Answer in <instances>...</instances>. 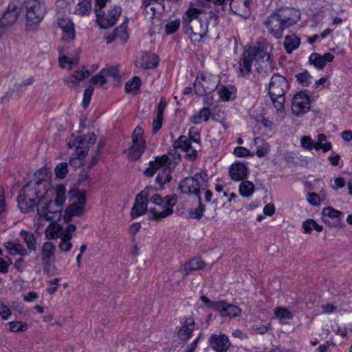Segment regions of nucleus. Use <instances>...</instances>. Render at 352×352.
I'll return each mask as SVG.
<instances>
[{
    "label": "nucleus",
    "instance_id": "63",
    "mask_svg": "<svg viewBox=\"0 0 352 352\" xmlns=\"http://www.w3.org/2000/svg\"><path fill=\"white\" fill-rule=\"evenodd\" d=\"M184 152H186V157L190 160H195L197 157V151L195 148L190 145Z\"/></svg>",
    "mask_w": 352,
    "mask_h": 352
},
{
    "label": "nucleus",
    "instance_id": "49",
    "mask_svg": "<svg viewBox=\"0 0 352 352\" xmlns=\"http://www.w3.org/2000/svg\"><path fill=\"white\" fill-rule=\"evenodd\" d=\"M91 82L94 85H99L101 87L103 86L107 82L105 72L102 69L98 74L92 77Z\"/></svg>",
    "mask_w": 352,
    "mask_h": 352
},
{
    "label": "nucleus",
    "instance_id": "64",
    "mask_svg": "<svg viewBox=\"0 0 352 352\" xmlns=\"http://www.w3.org/2000/svg\"><path fill=\"white\" fill-rule=\"evenodd\" d=\"M163 117L157 116L153 122V131L156 133L162 126Z\"/></svg>",
    "mask_w": 352,
    "mask_h": 352
},
{
    "label": "nucleus",
    "instance_id": "1",
    "mask_svg": "<svg viewBox=\"0 0 352 352\" xmlns=\"http://www.w3.org/2000/svg\"><path fill=\"white\" fill-rule=\"evenodd\" d=\"M218 19L215 11L189 7L183 16L182 23L186 34L190 35L192 40L199 42L207 35L209 28L217 26Z\"/></svg>",
    "mask_w": 352,
    "mask_h": 352
},
{
    "label": "nucleus",
    "instance_id": "52",
    "mask_svg": "<svg viewBox=\"0 0 352 352\" xmlns=\"http://www.w3.org/2000/svg\"><path fill=\"white\" fill-rule=\"evenodd\" d=\"M85 157L86 156H82V155H78L75 152L74 156L71 157L69 160V164L74 168H78L83 164Z\"/></svg>",
    "mask_w": 352,
    "mask_h": 352
},
{
    "label": "nucleus",
    "instance_id": "25",
    "mask_svg": "<svg viewBox=\"0 0 352 352\" xmlns=\"http://www.w3.org/2000/svg\"><path fill=\"white\" fill-rule=\"evenodd\" d=\"M334 59V56L331 53H325L320 55L318 53H312L309 58V61L318 69H323L327 63H330Z\"/></svg>",
    "mask_w": 352,
    "mask_h": 352
},
{
    "label": "nucleus",
    "instance_id": "6",
    "mask_svg": "<svg viewBox=\"0 0 352 352\" xmlns=\"http://www.w3.org/2000/svg\"><path fill=\"white\" fill-rule=\"evenodd\" d=\"M148 199L153 204L164 208L160 212L157 211L155 208H151L149 210L151 214L149 219L152 220H159L171 215L173 213V207L177 201V197L175 195H168L162 198L158 194H153Z\"/></svg>",
    "mask_w": 352,
    "mask_h": 352
},
{
    "label": "nucleus",
    "instance_id": "47",
    "mask_svg": "<svg viewBox=\"0 0 352 352\" xmlns=\"http://www.w3.org/2000/svg\"><path fill=\"white\" fill-rule=\"evenodd\" d=\"M76 229V226L75 225L69 224L65 230H61L59 237L65 239H71Z\"/></svg>",
    "mask_w": 352,
    "mask_h": 352
},
{
    "label": "nucleus",
    "instance_id": "35",
    "mask_svg": "<svg viewBox=\"0 0 352 352\" xmlns=\"http://www.w3.org/2000/svg\"><path fill=\"white\" fill-rule=\"evenodd\" d=\"M210 117V111L207 107H204L201 109L199 112L193 115L190 120L192 123L195 124H200L201 122H207L208 121Z\"/></svg>",
    "mask_w": 352,
    "mask_h": 352
},
{
    "label": "nucleus",
    "instance_id": "37",
    "mask_svg": "<svg viewBox=\"0 0 352 352\" xmlns=\"http://www.w3.org/2000/svg\"><path fill=\"white\" fill-rule=\"evenodd\" d=\"M254 191V185L249 181H243L239 186V192L241 196L245 197H250Z\"/></svg>",
    "mask_w": 352,
    "mask_h": 352
},
{
    "label": "nucleus",
    "instance_id": "40",
    "mask_svg": "<svg viewBox=\"0 0 352 352\" xmlns=\"http://www.w3.org/2000/svg\"><path fill=\"white\" fill-rule=\"evenodd\" d=\"M173 147L176 148H180L183 151H185L190 145L191 142L189 138L185 135H181L173 143Z\"/></svg>",
    "mask_w": 352,
    "mask_h": 352
},
{
    "label": "nucleus",
    "instance_id": "33",
    "mask_svg": "<svg viewBox=\"0 0 352 352\" xmlns=\"http://www.w3.org/2000/svg\"><path fill=\"white\" fill-rule=\"evenodd\" d=\"M93 0H79L75 9V14L83 16L89 15L91 10V2Z\"/></svg>",
    "mask_w": 352,
    "mask_h": 352
},
{
    "label": "nucleus",
    "instance_id": "9",
    "mask_svg": "<svg viewBox=\"0 0 352 352\" xmlns=\"http://www.w3.org/2000/svg\"><path fill=\"white\" fill-rule=\"evenodd\" d=\"M133 145L131 148L125 151L130 160L135 161L138 160L145 149V140L143 136V130L141 127L135 128L132 134Z\"/></svg>",
    "mask_w": 352,
    "mask_h": 352
},
{
    "label": "nucleus",
    "instance_id": "59",
    "mask_svg": "<svg viewBox=\"0 0 352 352\" xmlns=\"http://www.w3.org/2000/svg\"><path fill=\"white\" fill-rule=\"evenodd\" d=\"M78 62V58H69L65 56L59 58V63L62 67H66V63L69 65H76Z\"/></svg>",
    "mask_w": 352,
    "mask_h": 352
},
{
    "label": "nucleus",
    "instance_id": "45",
    "mask_svg": "<svg viewBox=\"0 0 352 352\" xmlns=\"http://www.w3.org/2000/svg\"><path fill=\"white\" fill-rule=\"evenodd\" d=\"M296 78L302 87H308L311 82V76L307 71L296 74Z\"/></svg>",
    "mask_w": 352,
    "mask_h": 352
},
{
    "label": "nucleus",
    "instance_id": "34",
    "mask_svg": "<svg viewBox=\"0 0 352 352\" xmlns=\"http://www.w3.org/2000/svg\"><path fill=\"white\" fill-rule=\"evenodd\" d=\"M300 39L295 34L287 36L284 41V47L287 53H292L300 45Z\"/></svg>",
    "mask_w": 352,
    "mask_h": 352
},
{
    "label": "nucleus",
    "instance_id": "13",
    "mask_svg": "<svg viewBox=\"0 0 352 352\" xmlns=\"http://www.w3.org/2000/svg\"><path fill=\"white\" fill-rule=\"evenodd\" d=\"M289 89V82L286 78L279 74H274L269 84V94L270 97L285 95Z\"/></svg>",
    "mask_w": 352,
    "mask_h": 352
},
{
    "label": "nucleus",
    "instance_id": "10",
    "mask_svg": "<svg viewBox=\"0 0 352 352\" xmlns=\"http://www.w3.org/2000/svg\"><path fill=\"white\" fill-rule=\"evenodd\" d=\"M46 200L47 204H44L43 206H41L38 208L37 214L38 221L46 220L55 221L60 217V211L63 206L54 200H49V199Z\"/></svg>",
    "mask_w": 352,
    "mask_h": 352
},
{
    "label": "nucleus",
    "instance_id": "61",
    "mask_svg": "<svg viewBox=\"0 0 352 352\" xmlns=\"http://www.w3.org/2000/svg\"><path fill=\"white\" fill-rule=\"evenodd\" d=\"M337 308V304L333 302H330L322 305V312L325 314L333 313L336 311Z\"/></svg>",
    "mask_w": 352,
    "mask_h": 352
},
{
    "label": "nucleus",
    "instance_id": "28",
    "mask_svg": "<svg viewBox=\"0 0 352 352\" xmlns=\"http://www.w3.org/2000/svg\"><path fill=\"white\" fill-rule=\"evenodd\" d=\"M90 76V73L88 70H78L76 71L72 75L65 78L64 82L69 87L74 88L78 87L79 82L88 78Z\"/></svg>",
    "mask_w": 352,
    "mask_h": 352
},
{
    "label": "nucleus",
    "instance_id": "18",
    "mask_svg": "<svg viewBox=\"0 0 352 352\" xmlns=\"http://www.w3.org/2000/svg\"><path fill=\"white\" fill-rule=\"evenodd\" d=\"M56 246L51 242H45L41 249V260L44 272L49 273L51 261L54 256Z\"/></svg>",
    "mask_w": 352,
    "mask_h": 352
},
{
    "label": "nucleus",
    "instance_id": "51",
    "mask_svg": "<svg viewBox=\"0 0 352 352\" xmlns=\"http://www.w3.org/2000/svg\"><path fill=\"white\" fill-rule=\"evenodd\" d=\"M271 100L273 102L274 107L277 109V111H281L284 108V103L285 101V95H281L280 96H274L270 97Z\"/></svg>",
    "mask_w": 352,
    "mask_h": 352
},
{
    "label": "nucleus",
    "instance_id": "60",
    "mask_svg": "<svg viewBox=\"0 0 352 352\" xmlns=\"http://www.w3.org/2000/svg\"><path fill=\"white\" fill-rule=\"evenodd\" d=\"M301 145L303 148L311 150L314 146V141L308 136H303L300 140Z\"/></svg>",
    "mask_w": 352,
    "mask_h": 352
},
{
    "label": "nucleus",
    "instance_id": "32",
    "mask_svg": "<svg viewBox=\"0 0 352 352\" xmlns=\"http://www.w3.org/2000/svg\"><path fill=\"white\" fill-rule=\"evenodd\" d=\"M159 58L157 55L153 53H146L142 55L140 60V67L144 69H151L157 66Z\"/></svg>",
    "mask_w": 352,
    "mask_h": 352
},
{
    "label": "nucleus",
    "instance_id": "12",
    "mask_svg": "<svg viewBox=\"0 0 352 352\" xmlns=\"http://www.w3.org/2000/svg\"><path fill=\"white\" fill-rule=\"evenodd\" d=\"M217 85L216 78L201 74L197 77L194 82V89L197 95L204 96L217 89Z\"/></svg>",
    "mask_w": 352,
    "mask_h": 352
},
{
    "label": "nucleus",
    "instance_id": "4",
    "mask_svg": "<svg viewBox=\"0 0 352 352\" xmlns=\"http://www.w3.org/2000/svg\"><path fill=\"white\" fill-rule=\"evenodd\" d=\"M261 59L263 63H266L270 65H272V58L269 53H267L261 47H249L245 49L239 63V75L241 76H246L249 75L252 70V65L255 61Z\"/></svg>",
    "mask_w": 352,
    "mask_h": 352
},
{
    "label": "nucleus",
    "instance_id": "38",
    "mask_svg": "<svg viewBox=\"0 0 352 352\" xmlns=\"http://www.w3.org/2000/svg\"><path fill=\"white\" fill-rule=\"evenodd\" d=\"M275 315L281 322L287 323L288 320L292 318V314L286 308L279 307L275 309Z\"/></svg>",
    "mask_w": 352,
    "mask_h": 352
},
{
    "label": "nucleus",
    "instance_id": "23",
    "mask_svg": "<svg viewBox=\"0 0 352 352\" xmlns=\"http://www.w3.org/2000/svg\"><path fill=\"white\" fill-rule=\"evenodd\" d=\"M180 154L177 152V148L173 147L168 154L163 155L157 157L160 160V163H162L164 167L168 169H171L175 167V166L180 161Z\"/></svg>",
    "mask_w": 352,
    "mask_h": 352
},
{
    "label": "nucleus",
    "instance_id": "19",
    "mask_svg": "<svg viewBox=\"0 0 352 352\" xmlns=\"http://www.w3.org/2000/svg\"><path fill=\"white\" fill-rule=\"evenodd\" d=\"M215 310L221 317H236L241 314V309L232 304H228L223 300L217 301Z\"/></svg>",
    "mask_w": 352,
    "mask_h": 352
},
{
    "label": "nucleus",
    "instance_id": "44",
    "mask_svg": "<svg viewBox=\"0 0 352 352\" xmlns=\"http://www.w3.org/2000/svg\"><path fill=\"white\" fill-rule=\"evenodd\" d=\"M160 162L159 159H157V157H155V161L150 162L148 168H147L144 172V175L148 177H153L158 168L164 167L162 164Z\"/></svg>",
    "mask_w": 352,
    "mask_h": 352
},
{
    "label": "nucleus",
    "instance_id": "27",
    "mask_svg": "<svg viewBox=\"0 0 352 352\" xmlns=\"http://www.w3.org/2000/svg\"><path fill=\"white\" fill-rule=\"evenodd\" d=\"M229 174L233 180H242L248 175L247 166L243 163L233 164L230 168Z\"/></svg>",
    "mask_w": 352,
    "mask_h": 352
},
{
    "label": "nucleus",
    "instance_id": "7",
    "mask_svg": "<svg viewBox=\"0 0 352 352\" xmlns=\"http://www.w3.org/2000/svg\"><path fill=\"white\" fill-rule=\"evenodd\" d=\"M208 176L206 173L199 172L192 177H186L182 179L179 188L182 193L193 194L200 199V189L207 187Z\"/></svg>",
    "mask_w": 352,
    "mask_h": 352
},
{
    "label": "nucleus",
    "instance_id": "50",
    "mask_svg": "<svg viewBox=\"0 0 352 352\" xmlns=\"http://www.w3.org/2000/svg\"><path fill=\"white\" fill-rule=\"evenodd\" d=\"M188 263L192 271L202 270L206 266L205 262L200 258H194Z\"/></svg>",
    "mask_w": 352,
    "mask_h": 352
},
{
    "label": "nucleus",
    "instance_id": "22",
    "mask_svg": "<svg viewBox=\"0 0 352 352\" xmlns=\"http://www.w3.org/2000/svg\"><path fill=\"white\" fill-rule=\"evenodd\" d=\"M128 19H126L124 22L116 28L113 32L109 34L106 36L107 43L108 44L112 43L116 39H118L121 43H124L129 38V34L127 32Z\"/></svg>",
    "mask_w": 352,
    "mask_h": 352
},
{
    "label": "nucleus",
    "instance_id": "21",
    "mask_svg": "<svg viewBox=\"0 0 352 352\" xmlns=\"http://www.w3.org/2000/svg\"><path fill=\"white\" fill-rule=\"evenodd\" d=\"M58 25L63 30L62 39L68 43L75 38L74 25L69 18H60L58 20Z\"/></svg>",
    "mask_w": 352,
    "mask_h": 352
},
{
    "label": "nucleus",
    "instance_id": "36",
    "mask_svg": "<svg viewBox=\"0 0 352 352\" xmlns=\"http://www.w3.org/2000/svg\"><path fill=\"white\" fill-rule=\"evenodd\" d=\"M254 144L257 145L256 155L258 157H263L269 151V146L261 138L256 137L254 138Z\"/></svg>",
    "mask_w": 352,
    "mask_h": 352
},
{
    "label": "nucleus",
    "instance_id": "20",
    "mask_svg": "<svg viewBox=\"0 0 352 352\" xmlns=\"http://www.w3.org/2000/svg\"><path fill=\"white\" fill-rule=\"evenodd\" d=\"M85 197L83 195H80L78 198V201L72 204L65 210L64 215V221L65 223H69L72 217L74 216H79L83 213L85 208Z\"/></svg>",
    "mask_w": 352,
    "mask_h": 352
},
{
    "label": "nucleus",
    "instance_id": "42",
    "mask_svg": "<svg viewBox=\"0 0 352 352\" xmlns=\"http://www.w3.org/2000/svg\"><path fill=\"white\" fill-rule=\"evenodd\" d=\"M50 189L54 191V194L56 193V199L54 201L63 206L65 201L66 188L65 186H58L56 189H53L50 187Z\"/></svg>",
    "mask_w": 352,
    "mask_h": 352
},
{
    "label": "nucleus",
    "instance_id": "46",
    "mask_svg": "<svg viewBox=\"0 0 352 352\" xmlns=\"http://www.w3.org/2000/svg\"><path fill=\"white\" fill-rule=\"evenodd\" d=\"M67 166L68 165L66 162L58 164L54 169L56 177L59 179L65 178L68 173Z\"/></svg>",
    "mask_w": 352,
    "mask_h": 352
},
{
    "label": "nucleus",
    "instance_id": "3",
    "mask_svg": "<svg viewBox=\"0 0 352 352\" xmlns=\"http://www.w3.org/2000/svg\"><path fill=\"white\" fill-rule=\"evenodd\" d=\"M298 11L294 8H286L272 13L264 22V25L276 38H280L283 32L298 21Z\"/></svg>",
    "mask_w": 352,
    "mask_h": 352
},
{
    "label": "nucleus",
    "instance_id": "30",
    "mask_svg": "<svg viewBox=\"0 0 352 352\" xmlns=\"http://www.w3.org/2000/svg\"><path fill=\"white\" fill-rule=\"evenodd\" d=\"M322 215L323 221L329 225H331V223L329 220V218L335 219V222L333 223V226H335L340 221L342 212L331 207H326L323 208Z\"/></svg>",
    "mask_w": 352,
    "mask_h": 352
},
{
    "label": "nucleus",
    "instance_id": "16",
    "mask_svg": "<svg viewBox=\"0 0 352 352\" xmlns=\"http://www.w3.org/2000/svg\"><path fill=\"white\" fill-rule=\"evenodd\" d=\"M96 139L97 138L94 133H88L82 138L75 139L72 145L71 143H68V146L69 148L76 146V153L78 155L87 156L90 146L96 142Z\"/></svg>",
    "mask_w": 352,
    "mask_h": 352
},
{
    "label": "nucleus",
    "instance_id": "56",
    "mask_svg": "<svg viewBox=\"0 0 352 352\" xmlns=\"http://www.w3.org/2000/svg\"><path fill=\"white\" fill-rule=\"evenodd\" d=\"M60 239L61 241L58 245L60 250L64 252H69L72 248V243L70 241L71 239H65L63 238H60Z\"/></svg>",
    "mask_w": 352,
    "mask_h": 352
},
{
    "label": "nucleus",
    "instance_id": "2",
    "mask_svg": "<svg viewBox=\"0 0 352 352\" xmlns=\"http://www.w3.org/2000/svg\"><path fill=\"white\" fill-rule=\"evenodd\" d=\"M53 195L54 191L50 189L47 180L39 179L30 181L20 192L17 197L18 205L23 212H28L40 201L51 199Z\"/></svg>",
    "mask_w": 352,
    "mask_h": 352
},
{
    "label": "nucleus",
    "instance_id": "29",
    "mask_svg": "<svg viewBox=\"0 0 352 352\" xmlns=\"http://www.w3.org/2000/svg\"><path fill=\"white\" fill-rule=\"evenodd\" d=\"M19 235L23 239V241L26 245V249H28L29 253L36 251L37 239L33 233L22 230L20 232Z\"/></svg>",
    "mask_w": 352,
    "mask_h": 352
},
{
    "label": "nucleus",
    "instance_id": "24",
    "mask_svg": "<svg viewBox=\"0 0 352 352\" xmlns=\"http://www.w3.org/2000/svg\"><path fill=\"white\" fill-rule=\"evenodd\" d=\"M230 7L233 13L243 18H247L250 14L249 0H231Z\"/></svg>",
    "mask_w": 352,
    "mask_h": 352
},
{
    "label": "nucleus",
    "instance_id": "58",
    "mask_svg": "<svg viewBox=\"0 0 352 352\" xmlns=\"http://www.w3.org/2000/svg\"><path fill=\"white\" fill-rule=\"evenodd\" d=\"M307 201L312 206H318L320 203L319 195L315 192H308Z\"/></svg>",
    "mask_w": 352,
    "mask_h": 352
},
{
    "label": "nucleus",
    "instance_id": "11",
    "mask_svg": "<svg viewBox=\"0 0 352 352\" xmlns=\"http://www.w3.org/2000/svg\"><path fill=\"white\" fill-rule=\"evenodd\" d=\"M155 190L156 188L155 187L149 186L146 187L136 196L135 202L131 211V218H137L145 214L147 210L148 197Z\"/></svg>",
    "mask_w": 352,
    "mask_h": 352
},
{
    "label": "nucleus",
    "instance_id": "54",
    "mask_svg": "<svg viewBox=\"0 0 352 352\" xmlns=\"http://www.w3.org/2000/svg\"><path fill=\"white\" fill-rule=\"evenodd\" d=\"M346 184L345 179L341 176L335 177L333 178V184H331V188L334 190H337L340 188H342Z\"/></svg>",
    "mask_w": 352,
    "mask_h": 352
},
{
    "label": "nucleus",
    "instance_id": "26",
    "mask_svg": "<svg viewBox=\"0 0 352 352\" xmlns=\"http://www.w3.org/2000/svg\"><path fill=\"white\" fill-rule=\"evenodd\" d=\"M4 247L12 256L19 255L21 256H28L30 255L29 251L21 243L16 241H7L4 243Z\"/></svg>",
    "mask_w": 352,
    "mask_h": 352
},
{
    "label": "nucleus",
    "instance_id": "41",
    "mask_svg": "<svg viewBox=\"0 0 352 352\" xmlns=\"http://www.w3.org/2000/svg\"><path fill=\"white\" fill-rule=\"evenodd\" d=\"M302 228L305 233H310L313 229H315L318 232L322 230V226L318 225L314 219H307L302 223Z\"/></svg>",
    "mask_w": 352,
    "mask_h": 352
},
{
    "label": "nucleus",
    "instance_id": "15",
    "mask_svg": "<svg viewBox=\"0 0 352 352\" xmlns=\"http://www.w3.org/2000/svg\"><path fill=\"white\" fill-rule=\"evenodd\" d=\"M311 107L309 97L300 91L294 95L292 100V111L294 114L300 116L307 113Z\"/></svg>",
    "mask_w": 352,
    "mask_h": 352
},
{
    "label": "nucleus",
    "instance_id": "53",
    "mask_svg": "<svg viewBox=\"0 0 352 352\" xmlns=\"http://www.w3.org/2000/svg\"><path fill=\"white\" fill-rule=\"evenodd\" d=\"M180 25L179 20H175L168 22L166 25V33L167 34H172L175 32Z\"/></svg>",
    "mask_w": 352,
    "mask_h": 352
},
{
    "label": "nucleus",
    "instance_id": "5",
    "mask_svg": "<svg viewBox=\"0 0 352 352\" xmlns=\"http://www.w3.org/2000/svg\"><path fill=\"white\" fill-rule=\"evenodd\" d=\"M23 5L26 11V28L32 30L43 19L47 6L43 0H26Z\"/></svg>",
    "mask_w": 352,
    "mask_h": 352
},
{
    "label": "nucleus",
    "instance_id": "14",
    "mask_svg": "<svg viewBox=\"0 0 352 352\" xmlns=\"http://www.w3.org/2000/svg\"><path fill=\"white\" fill-rule=\"evenodd\" d=\"M21 12L20 6L13 3L8 5L6 11L0 19V30L3 34L6 32L8 27L12 25L16 21Z\"/></svg>",
    "mask_w": 352,
    "mask_h": 352
},
{
    "label": "nucleus",
    "instance_id": "8",
    "mask_svg": "<svg viewBox=\"0 0 352 352\" xmlns=\"http://www.w3.org/2000/svg\"><path fill=\"white\" fill-rule=\"evenodd\" d=\"M122 13V8L118 6H111L107 12L101 9L96 10L97 23L102 29H107L115 25Z\"/></svg>",
    "mask_w": 352,
    "mask_h": 352
},
{
    "label": "nucleus",
    "instance_id": "39",
    "mask_svg": "<svg viewBox=\"0 0 352 352\" xmlns=\"http://www.w3.org/2000/svg\"><path fill=\"white\" fill-rule=\"evenodd\" d=\"M218 94H219V98L226 101L230 100L235 98L234 88H232V87L229 89L224 86H221L218 89Z\"/></svg>",
    "mask_w": 352,
    "mask_h": 352
},
{
    "label": "nucleus",
    "instance_id": "31",
    "mask_svg": "<svg viewBox=\"0 0 352 352\" xmlns=\"http://www.w3.org/2000/svg\"><path fill=\"white\" fill-rule=\"evenodd\" d=\"M195 328V321L192 318H188L182 322V326L180 328L178 335L180 339L188 340Z\"/></svg>",
    "mask_w": 352,
    "mask_h": 352
},
{
    "label": "nucleus",
    "instance_id": "55",
    "mask_svg": "<svg viewBox=\"0 0 352 352\" xmlns=\"http://www.w3.org/2000/svg\"><path fill=\"white\" fill-rule=\"evenodd\" d=\"M93 92L94 87L91 86L89 87L85 90L82 100V105L85 108L87 107L89 105Z\"/></svg>",
    "mask_w": 352,
    "mask_h": 352
},
{
    "label": "nucleus",
    "instance_id": "43",
    "mask_svg": "<svg viewBox=\"0 0 352 352\" xmlns=\"http://www.w3.org/2000/svg\"><path fill=\"white\" fill-rule=\"evenodd\" d=\"M141 80L138 76H134L131 80L125 85V91L127 93L136 91L140 89Z\"/></svg>",
    "mask_w": 352,
    "mask_h": 352
},
{
    "label": "nucleus",
    "instance_id": "62",
    "mask_svg": "<svg viewBox=\"0 0 352 352\" xmlns=\"http://www.w3.org/2000/svg\"><path fill=\"white\" fill-rule=\"evenodd\" d=\"M0 316L3 320H8L11 316V311L8 306L4 304L0 305Z\"/></svg>",
    "mask_w": 352,
    "mask_h": 352
},
{
    "label": "nucleus",
    "instance_id": "48",
    "mask_svg": "<svg viewBox=\"0 0 352 352\" xmlns=\"http://www.w3.org/2000/svg\"><path fill=\"white\" fill-rule=\"evenodd\" d=\"M10 331L12 332L25 331L28 329V325L21 322H10L8 324Z\"/></svg>",
    "mask_w": 352,
    "mask_h": 352
},
{
    "label": "nucleus",
    "instance_id": "17",
    "mask_svg": "<svg viewBox=\"0 0 352 352\" xmlns=\"http://www.w3.org/2000/svg\"><path fill=\"white\" fill-rule=\"evenodd\" d=\"M209 342L215 352H227L232 346L229 338L222 333L212 334Z\"/></svg>",
    "mask_w": 352,
    "mask_h": 352
},
{
    "label": "nucleus",
    "instance_id": "57",
    "mask_svg": "<svg viewBox=\"0 0 352 352\" xmlns=\"http://www.w3.org/2000/svg\"><path fill=\"white\" fill-rule=\"evenodd\" d=\"M102 69L105 72V76L107 78L111 77L114 79H117L119 77V72L116 67H110Z\"/></svg>",
    "mask_w": 352,
    "mask_h": 352
}]
</instances>
